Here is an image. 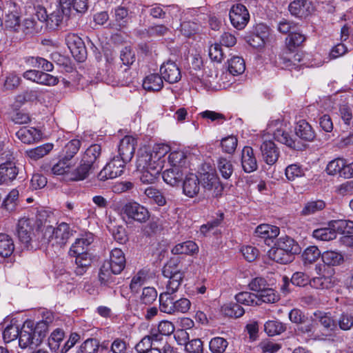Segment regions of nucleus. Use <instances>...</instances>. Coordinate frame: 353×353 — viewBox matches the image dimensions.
Returning a JSON list of instances; mask_svg holds the SVG:
<instances>
[{
  "label": "nucleus",
  "mask_w": 353,
  "mask_h": 353,
  "mask_svg": "<svg viewBox=\"0 0 353 353\" xmlns=\"http://www.w3.org/2000/svg\"><path fill=\"white\" fill-rule=\"evenodd\" d=\"M269 37V28L264 24H258L254 32L246 37L250 46L254 48H263Z\"/></svg>",
  "instance_id": "9b49d317"
},
{
  "label": "nucleus",
  "mask_w": 353,
  "mask_h": 353,
  "mask_svg": "<svg viewBox=\"0 0 353 353\" xmlns=\"http://www.w3.org/2000/svg\"><path fill=\"white\" fill-rule=\"evenodd\" d=\"M80 146L81 141L79 139L70 141L63 149V156L61 157L66 159L70 162H73L72 159L78 152Z\"/></svg>",
  "instance_id": "c03bdc74"
},
{
  "label": "nucleus",
  "mask_w": 353,
  "mask_h": 353,
  "mask_svg": "<svg viewBox=\"0 0 353 353\" xmlns=\"http://www.w3.org/2000/svg\"><path fill=\"white\" fill-rule=\"evenodd\" d=\"M18 174V170L14 163L7 161L0 165V176L3 183L14 180Z\"/></svg>",
  "instance_id": "cd10ccee"
},
{
  "label": "nucleus",
  "mask_w": 353,
  "mask_h": 353,
  "mask_svg": "<svg viewBox=\"0 0 353 353\" xmlns=\"http://www.w3.org/2000/svg\"><path fill=\"white\" fill-rule=\"evenodd\" d=\"M290 14L298 18H305L313 11L311 2L307 0H294L288 6Z\"/></svg>",
  "instance_id": "2eb2a0df"
},
{
  "label": "nucleus",
  "mask_w": 353,
  "mask_h": 353,
  "mask_svg": "<svg viewBox=\"0 0 353 353\" xmlns=\"http://www.w3.org/2000/svg\"><path fill=\"white\" fill-rule=\"evenodd\" d=\"M323 263L327 265H338L343 260V256L334 251H326L321 254Z\"/></svg>",
  "instance_id": "4d7b16f0"
},
{
  "label": "nucleus",
  "mask_w": 353,
  "mask_h": 353,
  "mask_svg": "<svg viewBox=\"0 0 353 353\" xmlns=\"http://www.w3.org/2000/svg\"><path fill=\"white\" fill-rule=\"evenodd\" d=\"M73 165V162H70L66 159L61 157L60 160L51 168L50 170L51 172L54 175H62L68 172Z\"/></svg>",
  "instance_id": "6e6d98bb"
},
{
  "label": "nucleus",
  "mask_w": 353,
  "mask_h": 353,
  "mask_svg": "<svg viewBox=\"0 0 353 353\" xmlns=\"http://www.w3.org/2000/svg\"><path fill=\"white\" fill-rule=\"evenodd\" d=\"M17 138L26 144H32L41 139V131L35 128H22L16 133Z\"/></svg>",
  "instance_id": "412c9836"
},
{
  "label": "nucleus",
  "mask_w": 353,
  "mask_h": 353,
  "mask_svg": "<svg viewBox=\"0 0 353 353\" xmlns=\"http://www.w3.org/2000/svg\"><path fill=\"white\" fill-rule=\"evenodd\" d=\"M47 233L52 234V236L55 238L57 243L61 245L65 244L72 236L70 225L65 222L59 223L56 228H53L52 226L48 227L46 230V234Z\"/></svg>",
  "instance_id": "dca6fc26"
},
{
  "label": "nucleus",
  "mask_w": 353,
  "mask_h": 353,
  "mask_svg": "<svg viewBox=\"0 0 353 353\" xmlns=\"http://www.w3.org/2000/svg\"><path fill=\"white\" fill-rule=\"evenodd\" d=\"M154 167H161L159 163L154 162L152 154L149 150H141L137 159V170L150 169Z\"/></svg>",
  "instance_id": "5701e85b"
},
{
  "label": "nucleus",
  "mask_w": 353,
  "mask_h": 353,
  "mask_svg": "<svg viewBox=\"0 0 353 353\" xmlns=\"http://www.w3.org/2000/svg\"><path fill=\"white\" fill-rule=\"evenodd\" d=\"M285 174L289 181H294L297 178L303 176L305 172L301 165L294 163L286 167Z\"/></svg>",
  "instance_id": "052dcab7"
},
{
  "label": "nucleus",
  "mask_w": 353,
  "mask_h": 353,
  "mask_svg": "<svg viewBox=\"0 0 353 353\" xmlns=\"http://www.w3.org/2000/svg\"><path fill=\"white\" fill-rule=\"evenodd\" d=\"M53 147L52 143H47L34 148L28 150L26 153L30 159L37 161L49 154L53 149Z\"/></svg>",
  "instance_id": "72a5a7b5"
},
{
  "label": "nucleus",
  "mask_w": 353,
  "mask_h": 353,
  "mask_svg": "<svg viewBox=\"0 0 353 353\" xmlns=\"http://www.w3.org/2000/svg\"><path fill=\"white\" fill-rule=\"evenodd\" d=\"M256 295L259 299V305H260L262 302L267 303H274L279 300V295L272 288H266Z\"/></svg>",
  "instance_id": "bf43d9fd"
},
{
  "label": "nucleus",
  "mask_w": 353,
  "mask_h": 353,
  "mask_svg": "<svg viewBox=\"0 0 353 353\" xmlns=\"http://www.w3.org/2000/svg\"><path fill=\"white\" fill-rule=\"evenodd\" d=\"M222 312L225 316L239 318L243 315L245 310L238 303H228L222 307Z\"/></svg>",
  "instance_id": "864d4df0"
},
{
  "label": "nucleus",
  "mask_w": 353,
  "mask_h": 353,
  "mask_svg": "<svg viewBox=\"0 0 353 353\" xmlns=\"http://www.w3.org/2000/svg\"><path fill=\"white\" fill-rule=\"evenodd\" d=\"M268 256L272 260L282 264H286L291 262L294 258L276 245L269 250Z\"/></svg>",
  "instance_id": "f704fd0d"
},
{
  "label": "nucleus",
  "mask_w": 353,
  "mask_h": 353,
  "mask_svg": "<svg viewBox=\"0 0 353 353\" xmlns=\"http://www.w3.org/2000/svg\"><path fill=\"white\" fill-rule=\"evenodd\" d=\"M14 250L12 238L4 233H0V256L5 258L10 256Z\"/></svg>",
  "instance_id": "c9c22d12"
},
{
  "label": "nucleus",
  "mask_w": 353,
  "mask_h": 353,
  "mask_svg": "<svg viewBox=\"0 0 353 353\" xmlns=\"http://www.w3.org/2000/svg\"><path fill=\"white\" fill-rule=\"evenodd\" d=\"M19 192L17 189L12 190L3 201V205L8 211H13L18 205Z\"/></svg>",
  "instance_id": "e2e57ef3"
},
{
  "label": "nucleus",
  "mask_w": 353,
  "mask_h": 353,
  "mask_svg": "<svg viewBox=\"0 0 353 353\" xmlns=\"http://www.w3.org/2000/svg\"><path fill=\"white\" fill-rule=\"evenodd\" d=\"M98 346L96 339H88L79 347L77 353H98Z\"/></svg>",
  "instance_id": "774afa93"
},
{
  "label": "nucleus",
  "mask_w": 353,
  "mask_h": 353,
  "mask_svg": "<svg viewBox=\"0 0 353 353\" xmlns=\"http://www.w3.org/2000/svg\"><path fill=\"white\" fill-rule=\"evenodd\" d=\"M345 168L346 160L342 158H336L329 162L326 167V171L329 175H336L339 174L342 176V174Z\"/></svg>",
  "instance_id": "a19ab883"
},
{
  "label": "nucleus",
  "mask_w": 353,
  "mask_h": 353,
  "mask_svg": "<svg viewBox=\"0 0 353 353\" xmlns=\"http://www.w3.org/2000/svg\"><path fill=\"white\" fill-rule=\"evenodd\" d=\"M64 332L62 329L57 328L54 330L48 339V345L52 350H57L60 346L64 338Z\"/></svg>",
  "instance_id": "680f3d73"
},
{
  "label": "nucleus",
  "mask_w": 353,
  "mask_h": 353,
  "mask_svg": "<svg viewBox=\"0 0 353 353\" xmlns=\"http://www.w3.org/2000/svg\"><path fill=\"white\" fill-rule=\"evenodd\" d=\"M144 193L145 196L150 199L152 201L155 203L159 206H163L166 203V200L162 192L154 188V187L147 188Z\"/></svg>",
  "instance_id": "8fccbe9b"
},
{
  "label": "nucleus",
  "mask_w": 353,
  "mask_h": 353,
  "mask_svg": "<svg viewBox=\"0 0 353 353\" xmlns=\"http://www.w3.org/2000/svg\"><path fill=\"white\" fill-rule=\"evenodd\" d=\"M160 72L163 79L170 83L178 82L181 77L179 67L174 62L170 61L161 65Z\"/></svg>",
  "instance_id": "f3484780"
},
{
  "label": "nucleus",
  "mask_w": 353,
  "mask_h": 353,
  "mask_svg": "<svg viewBox=\"0 0 353 353\" xmlns=\"http://www.w3.org/2000/svg\"><path fill=\"white\" fill-rule=\"evenodd\" d=\"M279 228L276 226L269 224L259 225L255 230V234L257 236L265 239H272L276 238L279 234Z\"/></svg>",
  "instance_id": "c85d7f7f"
},
{
  "label": "nucleus",
  "mask_w": 353,
  "mask_h": 353,
  "mask_svg": "<svg viewBox=\"0 0 353 353\" xmlns=\"http://www.w3.org/2000/svg\"><path fill=\"white\" fill-rule=\"evenodd\" d=\"M336 232L334 228H322L314 230L313 236L321 241H331L336 237Z\"/></svg>",
  "instance_id": "3c124183"
},
{
  "label": "nucleus",
  "mask_w": 353,
  "mask_h": 353,
  "mask_svg": "<svg viewBox=\"0 0 353 353\" xmlns=\"http://www.w3.org/2000/svg\"><path fill=\"white\" fill-rule=\"evenodd\" d=\"M321 256V253L316 246H309L301 254L302 261L305 265L315 263Z\"/></svg>",
  "instance_id": "79ce46f5"
},
{
  "label": "nucleus",
  "mask_w": 353,
  "mask_h": 353,
  "mask_svg": "<svg viewBox=\"0 0 353 353\" xmlns=\"http://www.w3.org/2000/svg\"><path fill=\"white\" fill-rule=\"evenodd\" d=\"M163 78L161 74H150L143 81V88L148 91H159L163 86Z\"/></svg>",
  "instance_id": "a878e982"
},
{
  "label": "nucleus",
  "mask_w": 353,
  "mask_h": 353,
  "mask_svg": "<svg viewBox=\"0 0 353 353\" xmlns=\"http://www.w3.org/2000/svg\"><path fill=\"white\" fill-rule=\"evenodd\" d=\"M334 280L329 276L315 277L310 281L312 288L319 290H330L334 286Z\"/></svg>",
  "instance_id": "e433bc0d"
},
{
  "label": "nucleus",
  "mask_w": 353,
  "mask_h": 353,
  "mask_svg": "<svg viewBox=\"0 0 353 353\" xmlns=\"http://www.w3.org/2000/svg\"><path fill=\"white\" fill-rule=\"evenodd\" d=\"M163 276L168 279L166 285L167 291L159 295V310L163 313L176 314L186 313L189 311L191 302L186 298L176 300L172 295L176 292L181 285L183 273L178 269L174 261L168 262L163 268Z\"/></svg>",
  "instance_id": "f257e3e1"
},
{
  "label": "nucleus",
  "mask_w": 353,
  "mask_h": 353,
  "mask_svg": "<svg viewBox=\"0 0 353 353\" xmlns=\"http://www.w3.org/2000/svg\"><path fill=\"white\" fill-rule=\"evenodd\" d=\"M148 279V272L142 269L139 270L132 279L130 288V290L137 292L140 287H141Z\"/></svg>",
  "instance_id": "de8ad7c7"
},
{
  "label": "nucleus",
  "mask_w": 353,
  "mask_h": 353,
  "mask_svg": "<svg viewBox=\"0 0 353 353\" xmlns=\"http://www.w3.org/2000/svg\"><path fill=\"white\" fill-rule=\"evenodd\" d=\"M3 23L5 28L12 32H19L21 28L20 7L12 1H6L3 8Z\"/></svg>",
  "instance_id": "20e7f679"
},
{
  "label": "nucleus",
  "mask_w": 353,
  "mask_h": 353,
  "mask_svg": "<svg viewBox=\"0 0 353 353\" xmlns=\"http://www.w3.org/2000/svg\"><path fill=\"white\" fill-rule=\"evenodd\" d=\"M125 266V257L119 248H114L110 252V259L102 264L99 279L101 283L107 284L113 281V275L120 274Z\"/></svg>",
  "instance_id": "7ed1b4c3"
},
{
  "label": "nucleus",
  "mask_w": 353,
  "mask_h": 353,
  "mask_svg": "<svg viewBox=\"0 0 353 353\" xmlns=\"http://www.w3.org/2000/svg\"><path fill=\"white\" fill-rule=\"evenodd\" d=\"M34 221L26 217L20 219L17 224V234L24 248L32 249L31 241L33 235Z\"/></svg>",
  "instance_id": "6e6552de"
},
{
  "label": "nucleus",
  "mask_w": 353,
  "mask_h": 353,
  "mask_svg": "<svg viewBox=\"0 0 353 353\" xmlns=\"http://www.w3.org/2000/svg\"><path fill=\"white\" fill-rule=\"evenodd\" d=\"M101 153V147L98 144H93L90 145L85 151L81 161L85 163L90 164L94 168H98L99 159Z\"/></svg>",
  "instance_id": "b1692460"
},
{
  "label": "nucleus",
  "mask_w": 353,
  "mask_h": 353,
  "mask_svg": "<svg viewBox=\"0 0 353 353\" xmlns=\"http://www.w3.org/2000/svg\"><path fill=\"white\" fill-rule=\"evenodd\" d=\"M286 330L285 325L279 321H268L264 325V330L268 336L281 334Z\"/></svg>",
  "instance_id": "a18cd8bd"
},
{
  "label": "nucleus",
  "mask_w": 353,
  "mask_h": 353,
  "mask_svg": "<svg viewBox=\"0 0 353 353\" xmlns=\"http://www.w3.org/2000/svg\"><path fill=\"white\" fill-rule=\"evenodd\" d=\"M333 226L343 234L347 236L350 240L353 237V221L340 220L334 222Z\"/></svg>",
  "instance_id": "13d9d810"
},
{
  "label": "nucleus",
  "mask_w": 353,
  "mask_h": 353,
  "mask_svg": "<svg viewBox=\"0 0 353 353\" xmlns=\"http://www.w3.org/2000/svg\"><path fill=\"white\" fill-rule=\"evenodd\" d=\"M21 82V78L15 72H10L6 77L3 87L7 90L17 89Z\"/></svg>",
  "instance_id": "338daca9"
},
{
  "label": "nucleus",
  "mask_w": 353,
  "mask_h": 353,
  "mask_svg": "<svg viewBox=\"0 0 353 353\" xmlns=\"http://www.w3.org/2000/svg\"><path fill=\"white\" fill-rule=\"evenodd\" d=\"M40 343V338L34 336L32 330L27 331L24 329L19 332V345L21 348H26L30 345H38Z\"/></svg>",
  "instance_id": "2f4dec72"
},
{
  "label": "nucleus",
  "mask_w": 353,
  "mask_h": 353,
  "mask_svg": "<svg viewBox=\"0 0 353 353\" xmlns=\"http://www.w3.org/2000/svg\"><path fill=\"white\" fill-rule=\"evenodd\" d=\"M275 245L279 247L280 249L284 250L292 257H294V255L299 254L301 252V248L298 243L288 236L279 237Z\"/></svg>",
  "instance_id": "4be33fe9"
},
{
  "label": "nucleus",
  "mask_w": 353,
  "mask_h": 353,
  "mask_svg": "<svg viewBox=\"0 0 353 353\" xmlns=\"http://www.w3.org/2000/svg\"><path fill=\"white\" fill-rule=\"evenodd\" d=\"M183 172L182 170L178 168H172L167 169L162 173L163 181L171 186H175L180 183Z\"/></svg>",
  "instance_id": "c756f323"
},
{
  "label": "nucleus",
  "mask_w": 353,
  "mask_h": 353,
  "mask_svg": "<svg viewBox=\"0 0 353 353\" xmlns=\"http://www.w3.org/2000/svg\"><path fill=\"white\" fill-rule=\"evenodd\" d=\"M230 19L236 29H243L248 23L250 14L246 7L242 4L234 5L230 10Z\"/></svg>",
  "instance_id": "9d476101"
},
{
  "label": "nucleus",
  "mask_w": 353,
  "mask_h": 353,
  "mask_svg": "<svg viewBox=\"0 0 353 353\" xmlns=\"http://www.w3.org/2000/svg\"><path fill=\"white\" fill-rule=\"evenodd\" d=\"M316 320L323 326L325 333H323V336L325 337H321L316 336L319 340H325L327 337H330L333 335V332L336 327L334 320L332 319L330 313L318 311L314 313Z\"/></svg>",
  "instance_id": "f8f14e48"
},
{
  "label": "nucleus",
  "mask_w": 353,
  "mask_h": 353,
  "mask_svg": "<svg viewBox=\"0 0 353 353\" xmlns=\"http://www.w3.org/2000/svg\"><path fill=\"white\" fill-rule=\"evenodd\" d=\"M65 43L72 56L79 62L86 58V48L84 42L80 37L74 33H68L65 36Z\"/></svg>",
  "instance_id": "1a4fd4ad"
},
{
  "label": "nucleus",
  "mask_w": 353,
  "mask_h": 353,
  "mask_svg": "<svg viewBox=\"0 0 353 353\" xmlns=\"http://www.w3.org/2000/svg\"><path fill=\"white\" fill-rule=\"evenodd\" d=\"M200 183L199 178L195 174H187L183 183V193L190 198L196 196L200 190Z\"/></svg>",
  "instance_id": "aec40b11"
},
{
  "label": "nucleus",
  "mask_w": 353,
  "mask_h": 353,
  "mask_svg": "<svg viewBox=\"0 0 353 353\" xmlns=\"http://www.w3.org/2000/svg\"><path fill=\"white\" fill-rule=\"evenodd\" d=\"M295 134L300 139H293L288 132L281 128L274 132V138L290 149L301 151L306 148L304 141H312L315 138V132L312 126L305 120H301L296 123Z\"/></svg>",
  "instance_id": "f03ea898"
},
{
  "label": "nucleus",
  "mask_w": 353,
  "mask_h": 353,
  "mask_svg": "<svg viewBox=\"0 0 353 353\" xmlns=\"http://www.w3.org/2000/svg\"><path fill=\"white\" fill-rule=\"evenodd\" d=\"M94 170L95 168L91 167L90 164L81 161L80 165L72 172L71 179L73 181L83 180Z\"/></svg>",
  "instance_id": "58836bf2"
},
{
  "label": "nucleus",
  "mask_w": 353,
  "mask_h": 353,
  "mask_svg": "<svg viewBox=\"0 0 353 353\" xmlns=\"http://www.w3.org/2000/svg\"><path fill=\"white\" fill-rule=\"evenodd\" d=\"M122 210L128 219L139 223H145L150 218V212L148 209L135 201L125 204Z\"/></svg>",
  "instance_id": "0eeeda50"
},
{
  "label": "nucleus",
  "mask_w": 353,
  "mask_h": 353,
  "mask_svg": "<svg viewBox=\"0 0 353 353\" xmlns=\"http://www.w3.org/2000/svg\"><path fill=\"white\" fill-rule=\"evenodd\" d=\"M137 140L132 136H125L121 141L119 145V155L124 161L130 162L134 154Z\"/></svg>",
  "instance_id": "4468645a"
},
{
  "label": "nucleus",
  "mask_w": 353,
  "mask_h": 353,
  "mask_svg": "<svg viewBox=\"0 0 353 353\" xmlns=\"http://www.w3.org/2000/svg\"><path fill=\"white\" fill-rule=\"evenodd\" d=\"M94 241V235L85 232L80 234L72 245L69 254L70 256L82 255L87 253L88 246Z\"/></svg>",
  "instance_id": "ddd939ff"
},
{
  "label": "nucleus",
  "mask_w": 353,
  "mask_h": 353,
  "mask_svg": "<svg viewBox=\"0 0 353 353\" xmlns=\"http://www.w3.org/2000/svg\"><path fill=\"white\" fill-rule=\"evenodd\" d=\"M235 299L238 303L246 305H259V299L257 295L248 292H242L237 294Z\"/></svg>",
  "instance_id": "5fc2aeb1"
},
{
  "label": "nucleus",
  "mask_w": 353,
  "mask_h": 353,
  "mask_svg": "<svg viewBox=\"0 0 353 353\" xmlns=\"http://www.w3.org/2000/svg\"><path fill=\"white\" fill-rule=\"evenodd\" d=\"M241 165L244 172L250 173L257 169V161L253 149L245 146L241 152Z\"/></svg>",
  "instance_id": "6ab92c4d"
},
{
  "label": "nucleus",
  "mask_w": 353,
  "mask_h": 353,
  "mask_svg": "<svg viewBox=\"0 0 353 353\" xmlns=\"http://www.w3.org/2000/svg\"><path fill=\"white\" fill-rule=\"evenodd\" d=\"M261 151L263 160L268 165L274 164L280 155L279 148L272 141H264L261 145Z\"/></svg>",
  "instance_id": "a211bd4d"
},
{
  "label": "nucleus",
  "mask_w": 353,
  "mask_h": 353,
  "mask_svg": "<svg viewBox=\"0 0 353 353\" xmlns=\"http://www.w3.org/2000/svg\"><path fill=\"white\" fill-rule=\"evenodd\" d=\"M170 147L166 144L159 143L154 145L152 150L149 151L152 154L154 161L157 160L163 168L164 163V157L170 151Z\"/></svg>",
  "instance_id": "49530a36"
},
{
  "label": "nucleus",
  "mask_w": 353,
  "mask_h": 353,
  "mask_svg": "<svg viewBox=\"0 0 353 353\" xmlns=\"http://www.w3.org/2000/svg\"><path fill=\"white\" fill-rule=\"evenodd\" d=\"M217 170L224 179H229L234 172V165L230 160L219 157L217 160Z\"/></svg>",
  "instance_id": "4c0bfd02"
},
{
  "label": "nucleus",
  "mask_w": 353,
  "mask_h": 353,
  "mask_svg": "<svg viewBox=\"0 0 353 353\" xmlns=\"http://www.w3.org/2000/svg\"><path fill=\"white\" fill-rule=\"evenodd\" d=\"M187 156L181 150L173 151L168 156V162L172 168H183L186 165Z\"/></svg>",
  "instance_id": "37998d69"
},
{
  "label": "nucleus",
  "mask_w": 353,
  "mask_h": 353,
  "mask_svg": "<svg viewBox=\"0 0 353 353\" xmlns=\"http://www.w3.org/2000/svg\"><path fill=\"white\" fill-rule=\"evenodd\" d=\"M127 163V161H124L120 157H114L99 173V180L105 181L108 179H114L121 176L124 171Z\"/></svg>",
  "instance_id": "423d86ee"
},
{
  "label": "nucleus",
  "mask_w": 353,
  "mask_h": 353,
  "mask_svg": "<svg viewBox=\"0 0 353 353\" xmlns=\"http://www.w3.org/2000/svg\"><path fill=\"white\" fill-rule=\"evenodd\" d=\"M199 180L204 190L210 192L212 196L221 195L223 186L214 170L210 169L201 173Z\"/></svg>",
  "instance_id": "39448f33"
},
{
  "label": "nucleus",
  "mask_w": 353,
  "mask_h": 353,
  "mask_svg": "<svg viewBox=\"0 0 353 353\" xmlns=\"http://www.w3.org/2000/svg\"><path fill=\"white\" fill-rule=\"evenodd\" d=\"M228 345V341L222 337H214L210 341V350L213 353H223Z\"/></svg>",
  "instance_id": "0e129e2a"
},
{
  "label": "nucleus",
  "mask_w": 353,
  "mask_h": 353,
  "mask_svg": "<svg viewBox=\"0 0 353 353\" xmlns=\"http://www.w3.org/2000/svg\"><path fill=\"white\" fill-rule=\"evenodd\" d=\"M325 207V203L322 200L309 201L303 207L301 214L304 216L311 215L321 211Z\"/></svg>",
  "instance_id": "603ef678"
},
{
  "label": "nucleus",
  "mask_w": 353,
  "mask_h": 353,
  "mask_svg": "<svg viewBox=\"0 0 353 353\" xmlns=\"http://www.w3.org/2000/svg\"><path fill=\"white\" fill-rule=\"evenodd\" d=\"M99 74L101 76V79L106 81L108 83L117 82V77L119 78V81H120L122 84H127L131 82V78L128 76L126 77V79L123 77V79H121V77L116 74L113 70V65L110 63L105 64V68L101 69Z\"/></svg>",
  "instance_id": "393cba45"
},
{
  "label": "nucleus",
  "mask_w": 353,
  "mask_h": 353,
  "mask_svg": "<svg viewBox=\"0 0 353 353\" xmlns=\"http://www.w3.org/2000/svg\"><path fill=\"white\" fill-rule=\"evenodd\" d=\"M228 69L230 74L234 76L242 74L245 69V64L244 60L238 56L232 57L228 61Z\"/></svg>",
  "instance_id": "ea45409f"
},
{
  "label": "nucleus",
  "mask_w": 353,
  "mask_h": 353,
  "mask_svg": "<svg viewBox=\"0 0 353 353\" xmlns=\"http://www.w3.org/2000/svg\"><path fill=\"white\" fill-rule=\"evenodd\" d=\"M238 144V139L234 136H228L221 140V145L224 152L232 154L234 152Z\"/></svg>",
  "instance_id": "69168bd1"
},
{
  "label": "nucleus",
  "mask_w": 353,
  "mask_h": 353,
  "mask_svg": "<svg viewBox=\"0 0 353 353\" xmlns=\"http://www.w3.org/2000/svg\"><path fill=\"white\" fill-rule=\"evenodd\" d=\"M161 170L162 168L153 166V168H145L137 171L139 172V179L142 183L152 184L157 181Z\"/></svg>",
  "instance_id": "7c9ffc66"
},
{
  "label": "nucleus",
  "mask_w": 353,
  "mask_h": 353,
  "mask_svg": "<svg viewBox=\"0 0 353 353\" xmlns=\"http://www.w3.org/2000/svg\"><path fill=\"white\" fill-rule=\"evenodd\" d=\"M306 40V37L300 32L294 30L285 39L286 48L289 51L294 52Z\"/></svg>",
  "instance_id": "473e14b6"
},
{
  "label": "nucleus",
  "mask_w": 353,
  "mask_h": 353,
  "mask_svg": "<svg viewBox=\"0 0 353 353\" xmlns=\"http://www.w3.org/2000/svg\"><path fill=\"white\" fill-rule=\"evenodd\" d=\"M199 252V246L192 241H187L176 245L172 249L173 254L194 255Z\"/></svg>",
  "instance_id": "bb28decb"
},
{
  "label": "nucleus",
  "mask_w": 353,
  "mask_h": 353,
  "mask_svg": "<svg viewBox=\"0 0 353 353\" xmlns=\"http://www.w3.org/2000/svg\"><path fill=\"white\" fill-rule=\"evenodd\" d=\"M293 52L290 51L289 53L286 54V56H281V59L282 60L284 65L289 68H296L299 63L303 60V54L301 52H296L292 54Z\"/></svg>",
  "instance_id": "09e8293b"
}]
</instances>
